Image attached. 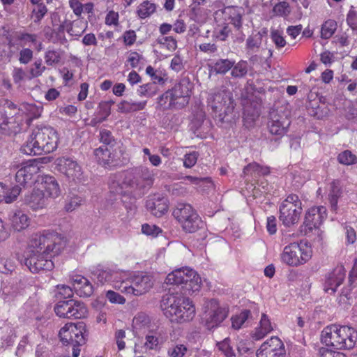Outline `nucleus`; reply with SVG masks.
<instances>
[{
    "mask_svg": "<svg viewBox=\"0 0 357 357\" xmlns=\"http://www.w3.org/2000/svg\"><path fill=\"white\" fill-rule=\"evenodd\" d=\"M229 309L214 298L205 301L203 312L201 315V324L208 330L216 328L228 317Z\"/></svg>",
    "mask_w": 357,
    "mask_h": 357,
    "instance_id": "39448f33",
    "label": "nucleus"
},
{
    "mask_svg": "<svg viewBox=\"0 0 357 357\" xmlns=\"http://www.w3.org/2000/svg\"><path fill=\"white\" fill-rule=\"evenodd\" d=\"M38 171V162L36 160L23 162L15 174L16 182L22 186H25L26 183L32 180L33 176Z\"/></svg>",
    "mask_w": 357,
    "mask_h": 357,
    "instance_id": "aec40b11",
    "label": "nucleus"
},
{
    "mask_svg": "<svg viewBox=\"0 0 357 357\" xmlns=\"http://www.w3.org/2000/svg\"><path fill=\"white\" fill-rule=\"evenodd\" d=\"M106 297L112 303L123 304L126 302V299L123 296L114 291H108Z\"/></svg>",
    "mask_w": 357,
    "mask_h": 357,
    "instance_id": "69168bd1",
    "label": "nucleus"
},
{
    "mask_svg": "<svg viewBox=\"0 0 357 357\" xmlns=\"http://www.w3.org/2000/svg\"><path fill=\"white\" fill-rule=\"evenodd\" d=\"M146 206L154 216L161 217L167 211V200L160 195H154L146 200Z\"/></svg>",
    "mask_w": 357,
    "mask_h": 357,
    "instance_id": "4be33fe9",
    "label": "nucleus"
},
{
    "mask_svg": "<svg viewBox=\"0 0 357 357\" xmlns=\"http://www.w3.org/2000/svg\"><path fill=\"white\" fill-rule=\"evenodd\" d=\"M340 163L349 165L356 162V157L350 151H344L340 153L337 157Z\"/></svg>",
    "mask_w": 357,
    "mask_h": 357,
    "instance_id": "de8ad7c7",
    "label": "nucleus"
},
{
    "mask_svg": "<svg viewBox=\"0 0 357 357\" xmlns=\"http://www.w3.org/2000/svg\"><path fill=\"white\" fill-rule=\"evenodd\" d=\"M100 142L103 144L102 146H107V148H121L119 145L116 139L113 136L112 132L107 129H101L99 133Z\"/></svg>",
    "mask_w": 357,
    "mask_h": 357,
    "instance_id": "7c9ffc66",
    "label": "nucleus"
},
{
    "mask_svg": "<svg viewBox=\"0 0 357 357\" xmlns=\"http://www.w3.org/2000/svg\"><path fill=\"white\" fill-rule=\"evenodd\" d=\"M273 13L278 16H287L291 10L289 4L287 1H281L275 5L273 8Z\"/></svg>",
    "mask_w": 357,
    "mask_h": 357,
    "instance_id": "49530a36",
    "label": "nucleus"
},
{
    "mask_svg": "<svg viewBox=\"0 0 357 357\" xmlns=\"http://www.w3.org/2000/svg\"><path fill=\"white\" fill-rule=\"evenodd\" d=\"M38 6L33 10L34 22L39 23L47 12V8L43 3H37Z\"/></svg>",
    "mask_w": 357,
    "mask_h": 357,
    "instance_id": "603ef678",
    "label": "nucleus"
},
{
    "mask_svg": "<svg viewBox=\"0 0 357 357\" xmlns=\"http://www.w3.org/2000/svg\"><path fill=\"white\" fill-rule=\"evenodd\" d=\"M234 61L229 59H218L214 63L213 70L218 74H225L231 69Z\"/></svg>",
    "mask_w": 357,
    "mask_h": 357,
    "instance_id": "c9c22d12",
    "label": "nucleus"
},
{
    "mask_svg": "<svg viewBox=\"0 0 357 357\" xmlns=\"http://www.w3.org/2000/svg\"><path fill=\"white\" fill-rule=\"evenodd\" d=\"M20 192L21 188L18 185L14 186H8L5 192V196L9 197V198L12 199L10 203H13L17 199Z\"/></svg>",
    "mask_w": 357,
    "mask_h": 357,
    "instance_id": "680f3d73",
    "label": "nucleus"
},
{
    "mask_svg": "<svg viewBox=\"0 0 357 357\" xmlns=\"http://www.w3.org/2000/svg\"><path fill=\"white\" fill-rule=\"evenodd\" d=\"M45 60L47 66L56 65L60 62V52L57 50H48L45 54Z\"/></svg>",
    "mask_w": 357,
    "mask_h": 357,
    "instance_id": "37998d69",
    "label": "nucleus"
},
{
    "mask_svg": "<svg viewBox=\"0 0 357 357\" xmlns=\"http://www.w3.org/2000/svg\"><path fill=\"white\" fill-rule=\"evenodd\" d=\"M158 43L163 45L169 51H174L177 47V42L172 36H162L158 38Z\"/></svg>",
    "mask_w": 357,
    "mask_h": 357,
    "instance_id": "09e8293b",
    "label": "nucleus"
},
{
    "mask_svg": "<svg viewBox=\"0 0 357 357\" xmlns=\"http://www.w3.org/2000/svg\"><path fill=\"white\" fill-rule=\"evenodd\" d=\"M65 242L55 232L35 234L31 236L29 250L20 259L33 273L40 271H51L54 264L52 258L64 248Z\"/></svg>",
    "mask_w": 357,
    "mask_h": 357,
    "instance_id": "f03ea898",
    "label": "nucleus"
},
{
    "mask_svg": "<svg viewBox=\"0 0 357 357\" xmlns=\"http://www.w3.org/2000/svg\"><path fill=\"white\" fill-rule=\"evenodd\" d=\"M312 249L306 243H291L284 248L281 260L290 266L296 267L305 264L312 257Z\"/></svg>",
    "mask_w": 357,
    "mask_h": 357,
    "instance_id": "423d86ee",
    "label": "nucleus"
},
{
    "mask_svg": "<svg viewBox=\"0 0 357 357\" xmlns=\"http://www.w3.org/2000/svg\"><path fill=\"white\" fill-rule=\"evenodd\" d=\"M208 105L220 117L231 113L234 108L232 95L226 89L220 90L212 94L208 99Z\"/></svg>",
    "mask_w": 357,
    "mask_h": 357,
    "instance_id": "9b49d317",
    "label": "nucleus"
},
{
    "mask_svg": "<svg viewBox=\"0 0 357 357\" xmlns=\"http://www.w3.org/2000/svg\"><path fill=\"white\" fill-rule=\"evenodd\" d=\"M26 75V72L22 68L18 67H15L12 73L13 82L18 84L24 80Z\"/></svg>",
    "mask_w": 357,
    "mask_h": 357,
    "instance_id": "e2e57ef3",
    "label": "nucleus"
},
{
    "mask_svg": "<svg viewBox=\"0 0 357 357\" xmlns=\"http://www.w3.org/2000/svg\"><path fill=\"white\" fill-rule=\"evenodd\" d=\"M142 231L147 236L155 237L162 233V229L155 225L144 224L142 225Z\"/></svg>",
    "mask_w": 357,
    "mask_h": 357,
    "instance_id": "8fccbe9b",
    "label": "nucleus"
},
{
    "mask_svg": "<svg viewBox=\"0 0 357 357\" xmlns=\"http://www.w3.org/2000/svg\"><path fill=\"white\" fill-rule=\"evenodd\" d=\"M112 271L109 268H103L98 266L93 271V274L96 276L98 280L101 283L110 282Z\"/></svg>",
    "mask_w": 357,
    "mask_h": 357,
    "instance_id": "a19ab883",
    "label": "nucleus"
},
{
    "mask_svg": "<svg viewBox=\"0 0 357 357\" xmlns=\"http://www.w3.org/2000/svg\"><path fill=\"white\" fill-rule=\"evenodd\" d=\"M187 351V347L183 344H178L168 349L170 357H183Z\"/></svg>",
    "mask_w": 357,
    "mask_h": 357,
    "instance_id": "4d7b16f0",
    "label": "nucleus"
},
{
    "mask_svg": "<svg viewBox=\"0 0 357 357\" xmlns=\"http://www.w3.org/2000/svg\"><path fill=\"white\" fill-rule=\"evenodd\" d=\"M58 135L50 126H38L21 146L20 151L26 155H40L53 152L58 146Z\"/></svg>",
    "mask_w": 357,
    "mask_h": 357,
    "instance_id": "7ed1b4c3",
    "label": "nucleus"
},
{
    "mask_svg": "<svg viewBox=\"0 0 357 357\" xmlns=\"http://www.w3.org/2000/svg\"><path fill=\"white\" fill-rule=\"evenodd\" d=\"M43 188L45 195L50 197H57L60 194L59 185L54 177L46 176L43 178Z\"/></svg>",
    "mask_w": 357,
    "mask_h": 357,
    "instance_id": "cd10ccee",
    "label": "nucleus"
},
{
    "mask_svg": "<svg viewBox=\"0 0 357 357\" xmlns=\"http://www.w3.org/2000/svg\"><path fill=\"white\" fill-rule=\"evenodd\" d=\"M150 324L149 317L144 313L139 312L132 319V326L135 329H141Z\"/></svg>",
    "mask_w": 357,
    "mask_h": 357,
    "instance_id": "79ce46f5",
    "label": "nucleus"
},
{
    "mask_svg": "<svg viewBox=\"0 0 357 357\" xmlns=\"http://www.w3.org/2000/svg\"><path fill=\"white\" fill-rule=\"evenodd\" d=\"M302 203L296 195H289L280 206V220L287 227L298 222L302 213Z\"/></svg>",
    "mask_w": 357,
    "mask_h": 357,
    "instance_id": "6e6552de",
    "label": "nucleus"
},
{
    "mask_svg": "<svg viewBox=\"0 0 357 357\" xmlns=\"http://www.w3.org/2000/svg\"><path fill=\"white\" fill-rule=\"evenodd\" d=\"M58 289V294L61 296V298H70L73 295V290L69 286L65 284H59L56 286Z\"/></svg>",
    "mask_w": 357,
    "mask_h": 357,
    "instance_id": "0e129e2a",
    "label": "nucleus"
},
{
    "mask_svg": "<svg viewBox=\"0 0 357 357\" xmlns=\"http://www.w3.org/2000/svg\"><path fill=\"white\" fill-rule=\"evenodd\" d=\"M172 215L186 232H195L202 225L198 214L189 204L178 203Z\"/></svg>",
    "mask_w": 357,
    "mask_h": 357,
    "instance_id": "0eeeda50",
    "label": "nucleus"
},
{
    "mask_svg": "<svg viewBox=\"0 0 357 357\" xmlns=\"http://www.w3.org/2000/svg\"><path fill=\"white\" fill-rule=\"evenodd\" d=\"M54 310L57 316L67 319H82L88 312L84 303L73 299L59 301Z\"/></svg>",
    "mask_w": 357,
    "mask_h": 357,
    "instance_id": "9d476101",
    "label": "nucleus"
},
{
    "mask_svg": "<svg viewBox=\"0 0 357 357\" xmlns=\"http://www.w3.org/2000/svg\"><path fill=\"white\" fill-rule=\"evenodd\" d=\"M47 198L43 190H33V192L25 197V203L33 210L43 208L47 205Z\"/></svg>",
    "mask_w": 357,
    "mask_h": 357,
    "instance_id": "b1692460",
    "label": "nucleus"
},
{
    "mask_svg": "<svg viewBox=\"0 0 357 357\" xmlns=\"http://www.w3.org/2000/svg\"><path fill=\"white\" fill-rule=\"evenodd\" d=\"M342 195V189L338 181H333L331 184V190L329 192V201L331 207L336 209L338 198Z\"/></svg>",
    "mask_w": 357,
    "mask_h": 357,
    "instance_id": "2f4dec72",
    "label": "nucleus"
},
{
    "mask_svg": "<svg viewBox=\"0 0 357 357\" xmlns=\"http://www.w3.org/2000/svg\"><path fill=\"white\" fill-rule=\"evenodd\" d=\"M33 59V51L29 48H24L20 52L19 61L22 64L29 63Z\"/></svg>",
    "mask_w": 357,
    "mask_h": 357,
    "instance_id": "bf43d9fd",
    "label": "nucleus"
},
{
    "mask_svg": "<svg viewBox=\"0 0 357 357\" xmlns=\"http://www.w3.org/2000/svg\"><path fill=\"white\" fill-rule=\"evenodd\" d=\"M347 22L353 30H357V12L353 6L347 14Z\"/></svg>",
    "mask_w": 357,
    "mask_h": 357,
    "instance_id": "052dcab7",
    "label": "nucleus"
},
{
    "mask_svg": "<svg viewBox=\"0 0 357 357\" xmlns=\"http://www.w3.org/2000/svg\"><path fill=\"white\" fill-rule=\"evenodd\" d=\"M153 181V172L146 167H141L135 170L130 186L135 190H145L152 186Z\"/></svg>",
    "mask_w": 357,
    "mask_h": 357,
    "instance_id": "a211bd4d",
    "label": "nucleus"
},
{
    "mask_svg": "<svg viewBox=\"0 0 357 357\" xmlns=\"http://www.w3.org/2000/svg\"><path fill=\"white\" fill-rule=\"evenodd\" d=\"M15 268V264L13 259H3L0 262V272L3 274L12 273Z\"/></svg>",
    "mask_w": 357,
    "mask_h": 357,
    "instance_id": "5fc2aeb1",
    "label": "nucleus"
},
{
    "mask_svg": "<svg viewBox=\"0 0 357 357\" xmlns=\"http://www.w3.org/2000/svg\"><path fill=\"white\" fill-rule=\"evenodd\" d=\"M146 105V100L141 102L122 100L118 104L117 107L119 112L127 114L142 110Z\"/></svg>",
    "mask_w": 357,
    "mask_h": 357,
    "instance_id": "bb28decb",
    "label": "nucleus"
},
{
    "mask_svg": "<svg viewBox=\"0 0 357 357\" xmlns=\"http://www.w3.org/2000/svg\"><path fill=\"white\" fill-rule=\"evenodd\" d=\"M326 208L324 206L312 207L310 208L305 215L303 225L305 233L310 231L313 228L318 227L326 218Z\"/></svg>",
    "mask_w": 357,
    "mask_h": 357,
    "instance_id": "6ab92c4d",
    "label": "nucleus"
},
{
    "mask_svg": "<svg viewBox=\"0 0 357 357\" xmlns=\"http://www.w3.org/2000/svg\"><path fill=\"white\" fill-rule=\"evenodd\" d=\"M24 108L33 119H37L40 116L43 112V107L35 104H26Z\"/></svg>",
    "mask_w": 357,
    "mask_h": 357,
    "instance_id": "864d4df0",
    "label": "nucleus"
},
{
    "mask_svg": "<svg viewBox=\"0 0 357 357\" xmlns=\"http://www.w3.org/2000/svg\"><path fill=\"white\" fill-rule=\"evenodd\" d=\"M197 160V153L196 152L185 154L183 160V165L187 168H191L196 164Z\"/></svg>",
    "mask_w": 357,
    "mask_h": 357,
    "instance_id": "338daca9",
    "label": "nucleus"
},
{
    "mask_svg": "<svg viewBox=\"0 0 357 357\" xmlns=\"http://www.w3.org/2000/svg\"><path fill=\"white\" fill-rule=\"evenodd\" d=\"M152 278L148 275H138L131 280L128 283L120 285L122 292L128 294L140 296L147 292L153 286Z\"/></svg>",
    "mask_w": 357,
    "mask_h": 357,
    "instance_id": "4468645a",
    "label": "nucleus"
},
{
    "mask_svg": "<svg viewBox=\"0 0 357 357\" xmlns=\"http://www.w3.org/2000/svg\"><path fill=\"white\" fill-rule=\"evenodd\" d=\"M169 90L165 91L158 98V105L160 109H174L172 96Z\"/></svg>",
    "mask_w": 357,
    "mask_h": 357,
    "instance_id": "4c0bfd02",
    "label": "nucleus"
},
{
    "mask_svg": "<svg viewBox=\"0 0 357 357\" xmlns=\"http://www.w3.org/2000/svg\"><path fill=\"white\" fill-rule=\"evenodd\" d=\"M59 335L63 344L75 345H84L88 337L86 324L83 321L65 324Z\"/></svg>",
    "mask_w": 357,
    "mask_h": 357,
    "instance_id": "1a4fd4ad",
    "label": "nucleus"
},
{
    "mask_svg": "<svg viewBox=\"0 0 357 357\" xmlns=\"http://www.w3.org/2000/svg\"><path fill=\"white\" fill-rule=\"evenodd\" d=\"M321 342L333 349H351L357 344V331L348 326L331 324L322 330Z\"/></svg>",
    "mask_w": 357,
    "mask_h": 357,
    "instance_id": "20e7f679",
    "label": "nucleus"
},
{
    "mask_svg": "<svg viewBox=\"0 0 357 357\" xmlns=\"http://www.w3.org/2000/svg\"><path fill=\"white\" fill-rule=\"evenodd\" d=\"M156 11V5L149 1H144L140 3L137 9V16L140 19L150 17Z\"/></svg>",
    "mask_w": 357,
    "mask_h": 357,
    "instance_id": "c756f323",
    "label": "nucleus"
},
{
    "mask_svg": "<svg viewBox=\"0 0 357 357\" xmlns=\"http://www.w3.org/2000/svg\"><path fill=\"white\" fill-rule=\"evenodd\" d=\"M165 283L176 286L178 290L163 296L161 307L165 315L177 323L192 321L195 316V307L187 296L199 291V275L187 267L178 268L167 275Z\"/></svg>",
    "mask_w": 357,
    "mask_h": 357,
    "instance_id": "f257e3e1",
    "label": "nucleus"
},
{
    "mask_svg": "<svg viewBox=\"0 0 357 357\" xmlns=\"http://www.w3.org/2000/svg\"><path fill=\"white\" fill-rule=\"evenodd\" d=\"M284 354V344L275 336L264 342L257 351V357H282Z\"/></svg>",
    "mask_w": 357,
    "mask_h": 357,
    "instance_id": "f3484780",
    "label": "nucleus"
},
{
    "mask_svg": "<svg viewBox=\"0 0 357 357\" xmlns=\"http://www.w3.org/2000/svg\"><path fill=\"white\" fill-rule=\"evenodd\" d=\"M345 278V270L343 266H337L326 275L324 289L326 293L334 294L337 288Z\"/></svg>",
    "mask_w": 357,
    "mask_h": 357,
    "instance_id": "412c9836",
    "label": "nucleus"
},
{
    "mask_svg": "<svg viewBox=\"0 0 357 357\" xmlns=\"http://www.w3.org/2000/svg\"><path fill=\"white\" fill-rule=\"evenodd\" d=\"M110 282L112 284L114 287L122 292L121 286L125 284L126 283H128L129 280L126 278V274L124 272L117 271H112V277H111Z\"/></svg>",
    "mask_w": 357,
    "mask_h": 357,
    "instance_id": "473e14b6",
    "label": "nucleus"
},
{
    "mask_svg": "<svg viewBox=\"0 0 357 357\" xmlns=\"http://www.w3.org/2000/svg\"><path fill=\"white\" fill-rule=\"evenodd\" d=\"M273 328L270 319L266 314H262L259 322V326L256 328L252 338L255 340H259L264 338L267 334L273 331Z\"/></svg>",
    "mask_w": 357,
    "mask_h": 357,
    "instance_id": "a878e982",
    "label": "nucleus"
},
{
    "mask_svg": "<svg viewBox=\"0 0 357 357\" xmlns=\"http://www.w3.org/2000/svg\"><path fill=\"white\" fill-rule=\"evenodd\" d=\"M243 174L244 177L250 176L252 178L259 177V164L257 162L248 164L243 168Z\"/></svg>",
    "mask_w": 357,
    "mask_h": 357,
    "instance_id": "a18cd8bd",
    "label": "nucleus"
},
{
    "mask_svg": "<svg viewBox=\"0 0 357 357\" xmlns=\"http://www.w3.org/2000/svg\"><path fill=\"white\" fill-rule=\"evenodd\" d=\"M121 148H107L101 146L94 150V155L98 163L104 167H114L120 163V158L123 155Z\"/></svg>",
    "mask_w": 357,
    "mask_h": 357,
    "instance_id": "2eb2a0df",
    "label": "nucleus"
},
{
    "mask_svg": "<svg viewBox=\"0 0 357 357\" xmlns=\"http://www.w3.org/2000/svg\"><path fill=\"white\" fill-rule=\"evenodd\" d=\"M56 169L68 181L77 182L82 178V169L78 162L70 157H60L55 160Z\"/></svg>",
    "mask_w": 357,
    "mask_h": 357,
    "instance_id": "f8f14e48",
    "label": "nucleus"
},
{
    "mask_svg": "<svg viewBox=\"0 0 357 357\" xmlns=\"http://www.w3.org/2000/svg\"><path fill=\"white\" fill-rule=\"evenodd\" d=\"M73 289L80 297H89L93 291L91 283L82 275H77L73 278Z\"/></svg>",
    "mask_w": 357,
    "mask_h": 357,
    "instance_id": "5701e85b",
    "label": "nucleus"
},
{
    "mask_svg": "<svg viewBox=\"0 0 357 357\" xmlns=\"http://www.w3.org/2000/svg\"><path fill=\"white\" fill-rule=\"evenodd\" d=\"M271 38L277 48H282L286 45V40L278 30H271Z\"/></svg>",
    "mask_w": 357,
    "mask_h": 357,
    "instance_id": "3c124183",
    "label": "nucleus"
},
{
    "mask_svg": "<svg viewBox=\"0 0 357 357\" xmlns=\"http://www.w3.org/2000/svg\"><path fill=\"white\" fill-rule=\"evenodd\" d=\"M158 91V86L155 83H147L139 86L137 93L141 97H153Z\"/></svg>",
    "mask_w": 357,
    "mask_h": 357,
    "instance_id": "e433bc0d",
    "label": "nucleus"
},
{
    "mask_svg": "<svg viewBox=\"0 0 357 357\" xmlns=\"http://www.w3.org/2000/svg\"><path fill=\"white\" fill-rule=\"evenodd\" d=\"M262 42V35L258 32L252 34L246 40L245 50L247 54H252L259 51Z\"/></svg>",
    "mask_w": 357,
    "mask_h": 357,
    "instance_id": "c85d7f7f",
    "label": "nucleus"
},
{
    "mask_svg": "<svg viewBox=\"0 0 357 357\" xmlns=\"http://www.w3.org/2000/svg\"><path fill=\"white\" fill-rule=\"evenodd\" d=\"M319 353V357H347L346 355L342 352L333 351L325 347L320 348Z\"/></svg>",
    "mask_w": 357,
    "mask_h": 357,
    "instance_id": "774afa93",
    "label": "nucleus"
},
{
    "mask_svg": "<svg viewBox=\"0 0 357 357\" xmlns=\"http://www.w3.org/2000/svg\"><path fill=\"white\" fill-rule=\"evenodd\" d=\"M250 315L249 310H244L239 314L231 317V326L234 329H239L248 320Z\"/></svg>",
    "mask_w": 357,
    "mask_h": 357,
    "instance_id": "ea45409f",
    "label": "nucleus"
},
{
    "mask_svg": "<svg viewBox=\"0 0 357 357\" xmlns=\"http://www.w3.org/2000/svg\"><path fill=\"white\" fill-rule=\"evenodd\" d=\"M82 202V197L79 196H74L70 197L67 200L66 204L65 205V209L68 212H71L76 209L78 206L81 205Z\"/></svg>",
    "mask_w": 357,
    "mask_h": 357,
    "instance_id": "6e6d98bb",
    "label": "nucleus"
},
{
    "mask_svg": "<svg viewBox=\"0 0 357 357\" xmlns=\"http://www.w3.org/2000/svg\"><path fill=\"white\" fill-rule=\"evenodd\" d=\"M192 84L188 79H182L174 87L169 89L174 109H181L186 107L191 96Z\"/></svg>",
    "mask_w": 357,
    "mask_h": 357,
    "instance_id": "ddd939ff",
    "label": "nucleus"
},
{
    "mask_svg": "<svg viewBox=\"0 0 357 357\" xmlns=\"http://www.w3.org/2000/svg\"><path fill=\"white\" fill-rule=\"evenodd\" d=\"M291 121L282 113L273 109L269 113L268 128L271 134L282 137L284 135L290 126Z\"/></svg>",
    "mask_w": 357,
    "mask_h": 357,
    "instance_id": "dca6fc26",
    "label": "nucleus"
},
{
    "mask_svg": "<svg viewBox=\"0 0 357 357\" xmlns=\"http://www.w3.org/2000/svg\"><path fill=\"white\" fill-rule=\"evenodd\" d=\"M231 75L234 78H242L245 77L248 71V63L247 61L241 60L234 64L231 68Z\"/></svg>",
    "mask_w": 357,
    "mask_h": 357,
    "instance_id": "72a5a7b5",
    "label": "nucleus"
},
{
    "mask_svg": "<svg viewBox=\"0 0 357 357\" xmlns=\"http://www.w3.org/2000/svg\"><path fill=\"white\" fill-rule=\"evenodd\" d=\"M11 227L17 231L26 229L30 224L28 215L20 210L15 211L10 216Z\"/></svg>",
    "mask_w": 357,
    "mask_h": 357,
    "instance_id": "393cba45",
    "label": "nucleus"
},
{
    "mask_svg": "<svg viewBox=\"0 0 357 357\" xmlns=\"http://www.w3.org/2000/svg\"><path fill=\"white\" fill-rule=\"evenodd\" d=\"M16 38L18 40H20L26 45L28 43H35L37 40V36L36 34H30L24 32H17L16 33Z\"/></svg>",
    "mask_w": 357,
    "mask_h": 357,
    "instance_id": "13d9d810",
    "label": "nucleus"
},
{
    "mask_svg": "<svg viewBox=\"0 0 357 357\" xmlns=\"http://www.w3.org/2000/svg\"><path fill=\"white\" fill-rule=\"evenodd\" d=\"M46 70L45 66L43 65L42 60H36L31 66L29 70L30 78H36L42 75L43 73Z\"/></svg>",
    "mask_w": 357,
    "mask_h": 357,
    "instance_id": "c03bdc74",
    "label": "nucleus"
},
{
    "mask_svg": "<svg viewBox=\"0 0 357 357\" xmlns=\"http://www.w3.org/2000/svg\"><path fill=\"white\" fill-rule=\"evenodd\" d=\"M114 104V101L109 100L107 101H102L99 103V114L102 116L98 121L93 119L91 122L102 123L105 121L111 114V106Z\"/></svg>",
    "mask_w": 357,
    "mask_h": 357,
    "instance_id": "f704fd0d",
    "label": "nucleus"
},
{
    "mask_svg": "<svg viewBox=\"0 0 357 357\" xmlns=\"http://www.w3.org/2000/svg\"><path fill=\"white\" fill-rule=\"evenodd\" d=\"M336 29L337 24L334 20H329L325 22L321 26V38L324 39L330 38L335 33Z\"/></svg>",
    "mask_w": 357,
    "mask_h": 357,
    "instance_id": "58836bf2",
    "label": "nucleus"
}]
</instances>
